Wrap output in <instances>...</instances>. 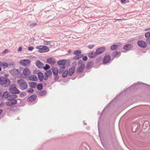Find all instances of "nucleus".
Returning a JSON list of instances; mask_svg holds the SVG:
<instances>
[{"instance_id":"1","label":"nucleus","mask_w":150,"mask_h":150,"mask_svg":"<svg viewBox=\"0 0 150 150\" xmlns=\"http://www.w3.org/2000/svg\"><path fill=\"white\" fill-rule=\"evenodd\" d=\"M17 96L15 94H11L9 96L8 98V100L6 102V105L10 106L15 105L17 103V100L15 99L17 97Z\"/></svg>"},{"instance_id":"2","label":"nucleus","mask_w":150,"mask_h":150,"mask_svg":"<svg viewBox=\"0 0 150 150\" xmlns=\"http://www.w3.org/2000/svg\"><path fill=\"white\" fill-rule=\"evenodd\" d=\"M10 80L3 76L0 77V85L4 87L8 86L11 84Z\"/></svg>"},{"instance_id":"3","label":"nucleus","mask_w":150,"mask_h":150,"mask_svg":"<svg viewBox=\"0 0 150 150\" xmlns=\"http://www.w3.org/2000/svg\"><path fill=\"white\" fill-rule=\"evenodd\" d=\"M17 82L21 89L23 90L27 88L28 87L27 83L24 80L22 79L18 80Z\"/></svg>"},{"instance_id":"4","label":"nucleus","mask_w":150,"mask_h":150,"mask_svg":"<svg viewBox=\"0 0 150 150\" xmlns=\"http://www.w3.org/2000/svg\"><path fill=\"white\" fill-rule=\"evenodd\" d=\"M36 48L38 49V52H48L50 50L49 48L45 45L37 46Z\"/></svg>"},{"instance_id":"5","label":"nucleus","mask_w":150,"mask_h":150,"mask_svg":"<svg viewBox=\"0 0 150 150\" xmlns=\"http://www.w3.org/2000/svg\"><path fill=\"white\" fill-rule=\"evenodd\" d=\"M9 91L11 93L13 94H18L19 93V90L14 85H11L10 86Z\"/></svg>"},{"instance_id":"6","label":"nucleus","mask_w":150,"mask_h":150,"mask_svg":"<svg viewBox=\"0 0 150 150\" xmlns=\"http://www.w3.org/2000/svg\"><path fill=\"white\" fill-rule=\"evenodd\" d=\"M79 67L77 69V72H81L83 71L85 68V65L83 62L82 60H80L78 62Z\"/></svg>"},{"instance_id":"7","label":"nucleus","mask_w":150,"mask_h":150,"mask_svg":"<svg viewBox=\"0 0 150 150\" xmlns=\"http://www.w3.org/2000/svg\"><path fill=\"white\" fill-rule=\"evenodd\" d=\"M19 70L16 69H13L9 70V73L12 76H16L20 73Z\"/></svg>"},{"instance_id":"8","label":"nucleus","mask_w":150,"mask_h":150,"mask_svg":"<svg viewBox=\"0 0 150 150\" xmlns=\"http://www.w3.org/2000/svg\"><path fill=\"white\" fill-rule=\"evenodd\" d=\"M30 61L28 59H23L20 62V64L22 66H25L29 65L30 63Z\"/></svg>"},{"instance_id":"9","label":"nucleus","mask_w":150,"mask_h":150,"mask_svg":"<svg viewBox=\"0 0 150 150\" xmlns=\"http://www.w3.org/2000/svg\"><path fill=\"white\" fill-rule=\"evenodd\" d=\"M137 44L139 47L142 48H145L147 46L146 43L142 40L138 41Z\"/></svg>"},{"instance_id":"10","label":"nucleus","mask_w":150,"mask_h":150,"mask_svg":"<svg viewBox=\"0 0 150 150\" xmlns=\"http://www.w3.org/2000/svg\"><path fill=\"white\" fill-rule=\"evenodd\" d=\"M8 67V64L4 62H0V71L2 70L1 67L3 69H5Z\"/></svg>"},{"instance_id":"11","label":"nucleus","mask_w":150,"mask_h":150,"mask_svg":"<svg viewBox=\"0 0 150 150\" xmlns=\"http://www.w3.org/2000/svg\"><path fill=\"white\" fill-rule=\"evenodd\" d=\"M110 57L108 55H106L103 59V62L104 64L108 63L110 60Z\"/></svg>"},{"instance_id":"12","label":"nucleus","mask_w":150,"mask_h":150,"mask_svg":"<svg viewBox=\"0 0 150 150\" xmlns=\"http://www.w3.org/2000/svg\"><path fill=\"white\" fill-rule=\"evenodd\" d=\"M47 63L51 64H54L55 62V60L53 58L50 57L47 60Z\"/></svg>"},{"instance_id":"13","label":"nucleus","mask_w":150,"mask_h":150,"mask_svg":"<svg viewBox=\"0 0 150 150\" xmlns=\"http://www.w3.org/2000/svg\"><path fill=\"white\" fill-rule=\"evenodd\" d=\"M105 50V48L104 47H101L98 48L96 51L97 54H99L102 53Z\"/></svg>"},{"instance_id":"14","label":"nucleus","mask_w":150,"mask_h":150,"mask_svg":"<svg viewBox=\"0 0 150 150\" xmlns=\"http://www.w3.org/2000/svg\"><path fill=\"white\" fill-rule=\"evenodd\" d=\"M52 73L51 71L49 70L47 71L45 74V76L44 77V79L46 80L47 79L48 77L50 76L52 74Z\"/></svg>"},{"instance_id":"15","label":"nucleus","mask_w":150,"mask_h":150,"mask_svg":"<svg viewBox=\"0 0 150 150\" xmlns=\"http://www.w3.org/2000/svg\"><path fill=\"white\" fill-rule=\"evenodd\" d=\"M66 62V60L62 59L60 60L57 62L59 66H65V64Z\"/></svg>"},{"instance_id":"16","label":"nucleus","mask_w":150,"mask_h":150,"mask_svg":"<svg viewBox=\"0 0 150 150\" xmlns=\"http://www.w3.org/2000/svg\"><path fill=\"white\" fill-rule=\"evenodd\" d=\"M117 44V45H112L110 47L111 50H116L118 47L121 46L122 45V44L121 43H119Z\"/></svg>"},{"instance_id":"17","label":"nucleus","mask_w":150,"mask_h":150,"mask_svg":"<svg viewBox=\"0 0 150 150\" xmlns=\"http://www.w3.org/2000/svg\"><path fill=\"white\" fill-rule=\"evenodd\" d=\"M30 73V70L28 68H25L23 71V74L24 76H27Z\"/></svg>"},{"instance_id":"18","label":"nucleus","mask_w":150,"mask_h":150,"mask_svg":"<svg viewBox=\"0 0 150 150\" xmlns=\"http://www.w3.org/2000/svg\"><path fill=\"white\" fill-rule=\"evenodd\" d=\"M35 64L36 66L39 68H43L44 66L43 64L39 60L36 61Z\"/></svg>"},{"instance_id":"19","label":"nucleus","mask_w":150,"mask_h":150,"mask_svg":"<svg viewBox=\"0 0 150 150\" xmlns=\"http://www.w3.org/2000/svg\"><path fill=\"white\" fill-rule=\"evenodd\" d=\"M132 47V46L130 44H128L125 45L123 49L127 51L130 50Z\"/></svg>"},{"instance_id":"20","label":"nucleus","mask_w":150,"mask_h":150,"mask_svg":"<svg viewBox=\"0 0 150 150\" xmlns=\"http://www.w3.org/2000/svg\"><path fill=\"white\" fill-rule=\"evenodd\" d=\"M28 80L33 81H35L37 79V77L33 75L28 76Z\"/></svg>"},{"instance_id":"21","label":"nucleus","mask_w":150,"mask_h":150,"mask_svg":"<svg viewBox=\"0 0 150 150\" xmlns=\"http://www.w3.org/2000/svg\"><path fill=\"white\" fill-rule=\"evenodd\" d=\"M10 93L9 92L7 91L4 92L2 95V98L3 99L6 98L7 100L8 98L9 97Z\"/></svg>"},{"instance_id":"22","label":"nucleus","mask_w":150,"mask_h":150,"mask_svg":"<svg viewBox=\"0 0 150 150\" xmlns=\"http://www.w3.org/2000/svg\"><path fill=\"white\" fill-rule=\"evenodd\" d=\"M75 69V67H72L71 68L69 69L68 72V74L70 76L72 75L74 73Z\"/></svg>"},{"instance_id":"23","label":"nucleus","mask_w":150,"mask_h":150,"mask_svg":"<svg viewBox=\"0 0 150 150\" xmlns=\"http://www.w3.org/2000/svg\"><path fill=\"white\" fill-rule=\"evenodd\" d=\"M38 76L39 79L40 81H42L43 79H44V77L43 74L41 72H39L38 74Z\"/></svg>"},{"instance_id":"24","label":"nucleus","mask_w":150,"mask_h":150,"mask_svg":"<svg viewBox=\"0 0 150 150\" xmlns=\"http://www.w3.org/2000/svg\"><path fill=\"white\" fill-rule=\"evenodd\" d=\"M52 71L53 74L55 76L57 75L58 73V71L57 68L55 67H53L52 69Z\"/></svg>"},{"instance_id":"25","label":"nucleus","mask_w":150,"mask_h":150,"mask_svg":"<svg viewBox=\"0 0 150 150\" xmlns=\"http://www.w3.org/2000/svg\"><path fill=\"white\" fill-rule=\"evenodd\" d=\"M137 127V124H134L132 125V129L133 132H136Z\"/></svg>"},{"instance_id":"26","label":"nucleus","mask_w":150,"mask_h":150,"mask_svg":"<svg viewBox=\"0 0 150 150\" xmlns=\"http://www.w3.org/2000/svg\"><path fill=\"white\" fill-rule=\"evenodd\" d=\"M29 84V86L32 88H35L37 86V83L35 82H30Z\"/></svg>"},{"instance_id":"27","label":"nucleus","mask_w":150,"mask_h":150,"mask_svg":"<svg viewBox=\"0 0 150 150\" xmlns=\"http://www.w3.org/2000/svg\"><path fill=\"white\" fill-rule=\"evenodd\" d=\"M36 96L35 95H32L30 96L28 98V99L31 101H33L35 100L36 99Z\"/></svg>"},{"instance_id":"28","label":"nucleus","mask_w":150,"mask_h":150,"mask_svg":"<svg viewBox=\"0 0 150 150\" xmlns=\"http://www.w3.org/2000/svg\"><path fill=\"white\" fill-rule=\"evenodd\" d=\"M96 54H97L96 52H93L89 54L88 56L90 58H92L95 57L96 56Z\"/></svg>"},{"instance_id":"29","label":"nucleus","mask_w":150,"mask_h":150,"mask_svg":"<svg viewBox=\"0 0 150 150\" xmlns=\"http://www.w3.org/2000/svg\"><path fill=\"white\" fill-rule=\"evenodd\" d=\"M81 52L80 50H77L75 51L74 54V55H76V56H81Z\"/></svg>"},{"instance_id":"30","label":"nucleus","mask_w":150,"mask_h":150,"mask_svg":"<svg viewBox=\"0 0 150 150\" xmlns=\"http://www.w3.org/2000/svg\"><path fill=\"white\" fill-rule=\"evenodd\" d=\"M59 69L58 70V73L61 74L64 71L65 68V66H59Z\"/></svg>"},{"instance_id":"31","label":"nucleus","mask_w":150,"mask_h":150,"mask_svg":"<svg viewBox=\"0 0 150 150\" xmlns=\"http://www.w3.org/2000/svg\"><path fill=\"white\" fill-rule=\"evenodd\" d=\"M114 55L115 57H118L120 55V52L117 51L114 53Z\"/></svg>"},{"instance_id":"32","label":"nucleus","mask_w":150,"mask_h":150,"mask_svg":"<svg viewBox=\"0 0 150 150\" xmlns=\"http://www.w3.org/2000/svg\"><path fill=\"white\" fill-rule=\"evenodd\" d=\"M93 65V63L92 62H89L87 64V68L89 69L92 67Z\"/></svg>"},{"instance_id":"33","label":"nucleus","mask_w":150,"mask_h":150,"mask_svg":"<svg viewBox=\"0 0 150 150\" xmlns=\"http://www.w3.org/2000/svg\"><path fill=\"white\" fill-rule=\"evenodd\" d=\"M37 88L38 90H41L42 89V86L41 84H39L37 86Z\"/></svg>"},{"instance_id":"34","label":"nucleus","mask_w":150,"mask_h":150,"mask_svg":"<svg viewBox=\"0 0 150 150\" xmlns=\"http://www.w3.org/2000/svg\"><path fill=\"white\" fill-rule=\"evenodd\" d=\"M51 42V41H47L44 40L43 44L46 45H48L50 44Z\"/></svg>"},{"instance_id":"35","label":"nucleus","mask_w":150,"mask_h":150,"mask_svg":"<svg viewBox=\"0 0 150 150\" xmlns=\"http://www.w3.org/2000/svg\"><path fill=\"white\" fill-rule=\"evenodd\" d=\"M68 71H65L62 74V76L63 77H66L68 74Z\"/></svg>"},{"instance_id":"36","label":"nucleus","mask_w":150,"mask_h":150,"mask_svg":"<svg viewBox=\"0 0 150 150\" xmlns=\"http://www.w3.org/2000/svg\"><path fill=\"white\" fill-rule=\"evenodd\" d=\"M82 57V56H76L73 57V59L74 60H78L79 59L81 58Z\"/></svg>"},{"instance_id":"37","label":"nucleus","mask_w":150,"mask_h":150,"mask_svg":"<svg viewBox=\"0 0 150 150\" xmlns=\"http://www.w3.org/2000/svg\"><path fill=\"white\" fill-rule=\"evenodd\" d=\"M39 95L41 96H43L46 94V92L45 91H40L39 93Z\"/></svg>"},{"instance_id":"38","label":"nucleus","mask_w":150,"mask_h":150,"mask_svg":"<svg viewBox=\"0 0 150 150\" xmlns=\"http://www.w3.org/2000/svg\"><path fill=\"white\" fill-rule=\"evenodd\" d=\"M50 66L48 64H46L45 67H43L44 69L45 70H47L48 69H49Z\"/></svg>"},{"instance_id":"39","label":"nucleus","mask_w":150,"mask_h":150,"mask_svg":"<svg viewBox=\"0 0 150 150\" xmlns=\"http://www.w3.org/2000/svg\"><path fill=\"white\" fill-rule=\"evenodd\" d=\"M145 37L148 38L150 37V32L146 33L145 35Z\"/></svg>"},{"instance_id":"40","label":"nucleus","mask_w":150,"mask_h":150,"mask_svg":"<svg viewBox=\"0 0 150 150\" xmlns=\"http://www.w3.org/2000/svg\"><path fill=\"white\" fill-rule=\"evenodd\" d=\"M36 25V22L33 23L30 25V27L31 28L35 27Z\"/></svg>"},{"instance_id":"41","label":"nucleus","mask_w":150,"mask_h":150,"mask_svg":"<svg viewBox=\"0 0 150 150\" xmlns=\"http://www.w3.org/2000/svg\"><path fill=\"white\" fill-rule=\"evenodd\" d=\"M27 91L29 93H31L33 91V90L32 88H30L27 90Z\"/></svg>"},{"instance_id":"42","label":"nucleus","mask_w":150,"mask_h":150,"mask_svg":"<svg viewBox=\"0 0 150 150\" xmlns=\"http://www.w3.org/2000/svg\"><path fill=\"white\" fill-rule=\"evenodd\" d=\"M121 2L123 4H125L128 2V0H121Z\"/></svg>"},{"instance_id":"43","label":"nucleus","mask_w":150,"mask_h":150,"mask_svg":"<svg viewBox=\"0 0 150 150\" xmlns=\"http://www.w3.org/2000/svg\"><path fill=\"white\" fill-rule=\"evenodd\" d=\"M146 41L148 44H150V38H147L146 40Z\"/></svg>"},{"instance_id":"44","label":"nucleus","mask_w":150,"mask_h":150,"mask_svg":"<svg viewBox=\"0 0 150 150\" xmlns=\"http://www.w3.org/2000/svg\"><path fill=\"white\" fill-rule=\"evenodd\" d=\"M9 66V67L13 68L15 67V66L13 64H8V66Z\"/></svg>"},{"instance_id":"45","label":"nucleus","mask_w":150,"mask_h":150,"mask_svg":"<svg viewBox=\"0 0 150 150\" xmlns=\"http://www.w3.org/2000/svg\"><path fill=\"white\" fill-rule=\"evenodd\" d=\"M94 45H90L88 46V47L90 49H91L94 46Z\"/></svg>"},{"instance_id":"46","label":"nucleus","mask_w":150,"mask_h":150,"mask_svg":"<svg viewBox=\"0 0 150 150\" xmlns=\"http://www.w3.org/2000/svg\"><path fill=\"white\" fill-rule=\"evenodd\" d=\"M33 47H28V50L30 51H32L33 49Z\"/></svg>"},{"instance_id":"47","label":"nucleus","mask_w":150,"mask_h":150,"mask_svg":"<svg viewBox=\"0 0 150 150\" xmlns=\"http://www.w3.org/2000/svg\"><path fill=\"white\" fill-rule=\"evenodd\" d=\"M87 59V57L86 56L83 57L82 58V59L84 61H86Z\"/></svg>"},{"instance_id":"48","label":"nucleus","mask_w":150,"mask_h":150,"mask_svg":"<svg viewBox=\"0 0 150 150\" xmlns=\"http://www.w3.org/2000/svg\"><path fill=\"white\" fill-rule=\"evenodd\" d=\"M55 76L54 78V79H55V80H57L58 79H59V76H57V75L56 76Z\"/></svg>"},{"instance_id":"49","label":"nucleus","mask_w":150,"mask_h":150,"mask_svg":"<svg viewBox=\"0 0 150 150\" xmlns=\"http://www.w3.org/2000/svg\"><path fill=\"white\" fill-rule=\"evenodd\" d=\"M22 50V48L21 47H19V49L18 50V51H21Z\"/></svg>"},{"instance_id":"50","label":"nucleus","mask_w":150,"mask_h":150,"mask_svg":"<svg viewBox=\"0 0 150 150\" xmlns=\"http://www.w3.org/2000/svg\"><path fill=\"white\" fill-rule=\"evenodd\" d=\"M9 74H6L4 75V76L6 78V77H8V76Z\"/></svg>"},{"instance_id":"51","label":"nucleus","mask_w":150,"mask_h":150,"mask_svg":"<svg viewBox=\"0 0 150 150\" xmlns=\"http://www.w3.org/2000/svg\"><path fill=\"white\" fill-rule=\"evenodd\" d=\"M8 51L7 50H5L3 52V53H5L6 52Z\"/></svg>"},{"instance_id":"52","label":"nucleus","mask_w":150,"mask_h":150,"mask_svg":"<svg viewBox=\"0 0 150 150\" xmlns=\"http://www.w3.org/2000/svg\"><path fill=\"white\" fill-rule=\"evenodd\" d=\"M2 112V110H0V115Z\"/></svg>"},{"instance_id":"53","label":"nucleus","mask_w":150,"mask_h":150,"mask_svg":"<svg viewBox=\"0 0 150 150\" xmlns=\"http://www.w3.org/2000/svg\"><path fill=\"white\" fill-rule=\"evenodd\" d=\"M116 20H118V21H121L122 20V19H116Z\"/></svg>"},{"instance_id":"54","label":"nucleus","mask_w":150,"mask_h":150,"mask_svg":"<svg viewBox=\"0 0 150 150\" xmlns=\"http://www.w3.org/2000/svg\"><path fill=\"white\" fill-rule=\"evenodd\" d=\"M1 92H0V96H1Z\"/></svg>"},{"instance_id":"55","label":"nucleus","mask_w":150,"mask_h":150,"mask_svg":"<svg viewBox=\"0 0 150 150\" xmlns=\"http://www.w3.org/2000/svg\"><path fill=\"white\" fill-rule=\"evenodd\" d=\"M150 30V28H149V29H147L146 30Z\"/></svg>"}]
</instances>
